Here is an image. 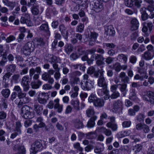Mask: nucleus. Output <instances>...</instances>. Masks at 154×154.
Masks as SVG:
<instances>
[{"label":"nucleus","instance_id":"9d476101","mask_svg":"<svg viewBox=\"0 0 154 154\" xmlns=\"http://www.w3.org/2000/svg\"><path fill=\"white\" fill-rule=\"evenodd\" d=\"M48 96L47 93L44 92L40 93L37 97L38 102L41 104L45 105L47 102Z\"/></svg>","mask_w":154,"mask_h":154},{"label":"nucleus","instance_id":"338daca9","mask_svg":"<svg viewBox=\"0 0 154 154\" xmlns=\"http://www.w3.org/2000/svg\"><path fill=\"white\" fill-rule=\"evenodd\" d=\"M95 71V68L93 66L89 68L87 70V73L90 75H91Z\"/></svg>","mask_w":154,"mask_h":154},{"label":"nucleus","instance_id":"864d4df0","mask_svg":"<svg viewBox=\"0 0 154 154\" xmlns=\"http://www.w3.org/2000/svg\"><path fill=\"white\" fill-rule=\"evenodd\" d=\"M120 96V94L118 91H116L112 92V94H111L110 97L112 99H115Z\"/></svg>","mask_w":154,"mask_h":154},{"label":"nucleus","instance_id":"473e14b6","mask_svg":"<svg viewBox=\"0 0 154 154\" xmlns=\"http://www.w3.org/2000/svg\"><path fill=\"white\" fill-rule=\"evenodd\" d=\"M118 85L120 86V87L119 88V89L120 91L121 92H123V96H125L127 92V84H118Z\"/></svg>","mask_w":154,"mask_h":154},{"label":"nucleus","instance_id":"3c124183","mask_svg":"<svg viewBox=\"0 0 154 154\" xmlns=\"http://www.w3.org/2000/svg\"><path fill=\"white\" fill-rule=\"evenodd\" d=\"M49 58L48 59L49 62L51 64L56 63L57 61V57L51 55H49Z\"/></svg>","mask_w":154,"mask_h":154},{"label":"nucleus","instance_id":"c03bdc74","mask_svg":"<svg viewBox=\"0 0 154 154\" xmlns=\"http://www.w3.org/2000/svg\"><path fill=\"white\" fill-rule=\"evenodd\" d=\"M97 98L96 97V95L93 93L91 94L88 97V101L89 103H92L96 100Z\"/></svg>","mask_w":154,"mask_h":154},{"label":"nucleus","instance_id":"4d7b16f0","mask_svg":"<svg viewBox=\"0 0 154 154\" xmlns=\"http://www.w3.org/2000/svg\"><path fill=\"white\" fill-rule=\"evenodd\" d=\"M79 56V55L77 54L76 53H73L70 55V58L71 60H74L78 58Z\"/></svg>","mask_w":154,"mask_h":154},{"label":"nucleus","instance_id":"bf43d9fd","mask_svg":"<svg viewBox=\"0 0 154 154\" xmlns=\"http://www.w3.org/2000/svg\"><path fill=\"white\" fill-rule=\"evenodd\" d=\"M26 94L25 93L22 92L21 91L17 94V97H18V99L21 100V99L26 96Z\"/></svg>","mask_w":154,"mask_h":154},{"label":"nucleus","instance_id":"f03ea898","mask_svg":"<svg viewBox=\"0 0 154 154\" xmlns=\"http://www.w3.org/2000/svg\"><path fill=\"white\" fill-rule=\"evenodd\" d=\"M101 70L102 72H101L100 75L97 80L98 85L103 88L102 89L98 90V94H102L101 93L102 91H103V92L106 93H107V82L104 77L103 75V73L104 71H103V69H102Z\"/></svg>","mask_w":154,"mask_h":154},{"label":"nucleus","instance_id":"4468645a","mask_svg":"<svg viewBox=\"0 0 154 154\" xmlns=\"http://www.w3.org/2000/svg\"><path fill=\"white\" fill-rule=\"evenodd\" d=\"M59 31L60 32L63 38L67 40L68 33L67 30L64 24H60L59 27Z\"/></svg>","mask_w":154,"mask_h":154},{"label":"nucleus","instance_id":"cd10ccee","mask_svg":"<svg viewBox=\"0 0 154 154\" xmlns=\"http://www.w3.org/2000/svg\"><path fill=\"white\" fill-rule=\"evenodd\" d=\"M64 50L67 54H69L73 50V47L70 44H67L64 47Z\"/></svg>","mask_w":154,"mask_h":154},{"label":"nucleus","instance_id":"b1692460","mask_svg":"<svg viewBox=\"0 0 154 154\" xmlns=\"http://www.w3.org/2000/svg\"><path fill=\"white\" fill-rule=\"evenodd\" d=\"M93 104L96 107H100L103 106L104 102L103 100L97 98L96 100L94 102Z\"/></svg>","mask_w":154,"mask_h":154},{"label":"nucleus","instance_id":"f3484780","mask_svg":"<svg viewBox=\"0 0 154 154\" xmlns=\"http://www.w3.org/2000/svg\"><path fill=\"white\" fill-rule=\"evenodd\" d=\"M143 27L142 31L144 32H146L148 31V27L149 30L151 31L153 27V25L151 22H144L143 23Z\"/></svg>","mask_w":154,"mask_h":154},{"label":"nucleus","instance_id":"9b49d317","mask_svg":"<svg viewBox=\"0 0 154 154\" xmlns=\"http://www.w3.org/2000/svg\"><path fill=\"white\" fill-rule=\"evenodd\" d=\"M30 100V98L25 96L21 100H20L19 101L18 99H17L15 100L14 102L17 105V107L19 108H20L23 104L29 103Z\"/></svg>","mask_w":154,"mask_h":154},{"label":"nucleus","instance_id":"4be33fe9","mask_svg":"<svg viewBox=\"0 0 154 154\" xmlns=\"http://www.w3.org/2000/svg\"><path fill=\"white\" fill-rule=\"evenodd\" d=\"M35 111L37 115H41L43 110V106L40 105L38 103H35L34 106Z\"/></svg>","mask_w":154,"mask_h":154},{"label":"nucleus","instance_id":"c9c22d12","mask_svg":"<svg viewBox=\"0 0 154 154\" xmlns=\"http://www.w3.org/2000/svg\"><path fill=\"white\" fill-rule=\"evenodd\" d=\"M1 94L5 98L8 97L10 93V90L8 88L3 89L1 91Z\"/></svg>","mask_w":154,"mask_h":154},{"label":"nucleus","instance_id":"6e6552de","mask_svg":"<svg viewBox=\"0 0 154 154\" xmlns=\"http://www.w3.org/2000/svg\"><path fill=\"white\" fill-rule=\"evenodd\" d=\"M81 85L83 90L89 91L94 87V82L90 80H88L85 82L84 84L81 82Z\"/></svg>","mask_w":154,"mask_h":154},{"label":"nucleus","instance_id":"f8f14e48","mask_svg":"<svg viewBox=\"0 0 154 154\" xmlns=\"http://www.w3.org/2000/svg\"><path fill=\"white\" fill-rule=\"evenodd\" d=\"M122 103L120 100L116 101L114 103L113 111L115 112H120L122 109Z\"/></svg>","mask_w":154,"mask_h":154},{"label":"nucleus","instance_id":"a18cd8bd","mask_svg":"<svg viewBox=\"0 0 154 154\" xmlns=\"http://www.w3.org/2000/svg\"><path fill=\"white\" fill-rule=\"evenodd\" d=\"M86 138L88 139H93L96 138V134L94 132H89L86 134Z\"/></svg>","mask_w":154,"mask_h":154},{"label":"nucleus","instance_id":"69168bd1","mask_svg":"<svg viewBox=\"0 0 154 154\" xmlns=\"http://www.w3.org/2000/svg\"><path fill=\"white\" fill-rule=\"evenodd\" d=\"M108 117V115L105 112H103L101 114L100 119H101V120H104V119H107Z\"/></svg>","mask_w":154,"mask_h":154},{"label":"nucleus","instance_id":"5fc2aeb1","mask_svg":"<svg viewBox=\"0 0 154 154\" xmlns=\"http://www.w3.org/2000/svg\"><path fill=\"white\" fill-rule=\"evenodd\" d=\"M73 146L74 148L79 150V151L82 152L83 150V148L80 147V143L78 142L74 144Z\"/></svg>","mask_w":154,"mask_h":154},{"label":"nucleus","instance_id":"e2e57ef3","mask_svg":"<svg viewBox=\"0 0 154 154\" xmlns=\"http://www.w3.org/2000/svg\"><path fill=\"white\" fill-rule=\"evenodd\" d=\"M154 3L152 4H149L150 5H148L146 10H147L150 12H152L154 11Z\"/></svg>","mask_w":154,"mask_h":154},{"label":"nucleus","instance_id":"49530a36","mask_svg":"<svg viewBox=\"0 0 154 154\" xmlns=\"http://www.w3.org/2000/svg\"><path fill=\"white\" fill-rule=\"evenodd\" d=\"M35 40L36 44L38 46H42L44 45V43L42 38H36Z\"/></svg>","mask_w":154,"mask_h":154},{"label":"nucleus","instance_id":"0e129e2a","mask_svg":"<svg viewBox=\"0 0 154 154\" xmlns=\"http://www.w3.org/2000/svg\"><path fill=\"white\" fill-rule=\"evenodd\" d=\"M16 5V2H15L10 1L7 6L9 7L11 10H12Z\"/></svg>","mask_w":154,"mask_h":154},{"label":"nucleus","instance_id":"0eeeda50","mask_svg":"<svg viewBox=\"0 0 154 154\" xmlns=\"http://www.w3.org/2000/svg\"><path fill=\"white\" fill-rule=\"evenodd\" d=\"M23 49V53L25 55L27 56L30 55L31 51L34 50L32 42H27L24 45Z\"/></svg>","mask_w":154,"mask_h":154},{"label":"nucleus","instance_id":"6e6d98bb","mask_svg":"<svg viewBox=\"0 0 154 154\" xmlns=\"http://www.w3.org/2000/svg\"><path fill=\"white\" fill-rule=\"evenodd\" d=\"M5 132L3 130H0V140L1 141H4L5 138L4 135L5 134Z\"/></svg>","mask_w":154,"mask_h":154},{"label":"nucleus","instance_id":"c756f323","mask_svg":"<svg viewBox=\"0 0 154 154\" xmlns=\"http://www.w3.org/2000/svg\"><path fill=\"white\" fill-rule=\"evenodd\" d=\"M146 8H142L140 10V11L141 14V18L143 20H146L148 18V15L145 11Z\"/></svg>","mask_w":154,"mask_h":154},{"label":"nucleus","instance_id":"39448f33","mask_svg":"<svg viewBox=\"0 0 154 154\" xmlns=\"http://www.w3.org/2000/svg\"><path fill=\"white\" fill-rule=\"evenodd\" d=\"M143 99L154 105V93L151 91H148L146 94L143 95Z\"/></svg>","mask_w":154,"mask_h":154},{"label":"nucleus","instance_id":"c85d7f7f","mask_svg":"<svg viewBox=\"0 0 154 154\" xmlns=\"http://www.w3.org/2000/svg\"><path fill=\"white\" fill-rule=\"evenodd\" d=\"M46 12L48 13L49 14H52L55 15L58 14V11L56 10V8L51 6L50 8H47Z\"/></svg>","mask_w":154,"mask_h":154},{"label":"nucleus","instance_id":"7c9ffc66","mask_svg":"<svg viewBox=\"0 0 154 154\" xmlns=\"http://www.w3.org/2000/svg\"><path fill=\"white\" fill-rule=\"evenodd\" d=\"M106 126L108 128H110L113 131H116L117 129V125L116 123L108 122L106 124Z\"/></svg>","mask_w":154,"mask_h":154},{"label":"nucleus","instance_id":"680f3d73","mask_svg":"<svg viewBox=\"0 0 154 154\" xmlns=\"http://www.w3.org/2000/svg\"><path fill=\"white\" fill-rule=\"evenodd\" d=\"M98 34L95 32H92L91 34V37L92 40L94 42L97 38Z\"/></svg>","mask_w":154,"mask_h":154},{"label":"nucleus","instance_id":"2f4dec72","mask_svg":"<svg viewBox=\"0 0 154 154\" xmlns=\"http://www.w3.org/2000/svg\"><path fill=\"white\" fill-rule=\"evenodd\" d=\"M71 104L75 110L77 111L80 110L79 102L78 100H72Z\"/></svg>","mask_w":154,"mask_h":154},{"label":"nucleus","instance_id":"4c0bfd02","mask_svg":"<svg viewBox=\"0 0 154 154\" xmlns=\"http://www.w3.org/2000/svg\"><path fill=\"white\" fill-rule=\"evenodd\" d=\"M104 150V146L103 145L100 144L95 147L94 151L96 153H99L103 151Z\"/></svg>","mask_w":154,"mask_h":154},{"label":"nucleus","instance_id":"bb28decb","mask_svg":"<svg viewBox=\"0 0 154 154\" xmlns=\"http://www.w3.org/2000/svg\"><path fill=\"white\" fill-rule=\"evenodd\" d=\"M22 127V125L19 121H17L15 123V131L18 133L21 134V128Z\"/></svg>","mask_w":154,"mask_h":154},{"label":"nucleus","instance_id":"8fccbe9b","mask_svg":"<svg viewBox=\"0 0 154 154\" xmlns=\"http://www.w3.org/2000/svg\"><path fill=\"white\" fill-rule=\"evenodd\" d=\"M24 17H25L27 20V23L28 25V26H32V23L30 19V16L29 14L28 13L25 14Z\"/></svg>","mask_w":154,"mask_h":154},{"label":"nucleus","instance_id":"e433bc0d","mask_svg":"<svg viewBox=\"0 0 154 154\" xmlns=\"http://www.w3.org/2000/svg\"><path fill=\"white\" fill-rule=\"evenodd\" d=\"M117 60L119 61H122L123 60L124 63H125L127 60V57L124 54H119L117 58Z\"/></svg>","mask_w":154,"mask_h":154},{"label":"nucleus","instance_id":"09e8293b","mask_svg":"<svg viewBox=\"0 0 154 154\" xmlns=\"http://www.w3.org/2000/svg\"><path fill=\"white\" fill-rule=\"evenodd\" d=\"M34 22L36 25H38L41 24L42 22V17L38 16L34 18Z\"/></svg>","mask_w":154,"mask_h":154},{"label":"nucleus","instance_id":"774afa93","mask_svg":"<svg viewBox=\"0 0 154 154\" xmlns=\"http://www.w3.org/2000/svg\"><path fill=\"white\" fill-rule=\"evenodd\" d=\"M147 154H154V144L149 148Z\"/></svg>","mask_w":154,"mask_h":154},{"label":"nucleus","instance_id":"dca6fc26","mask_svg":"<svg viewBox=\"0 0 154 154\" xmlns=\"http://www.w3.org/2000/svg\"><path fill=\"white\" fill-rule=\"evenodd\" d=\"M105 34L107 35L113 36L114 35L115 32L112 26H106L105 28Z\"/></svg>","mask_w":154,"mask_h":154},{"label":"nucleus","instance_id":"5701e85b","mask_svg":"<svg viewBox=\"0 0 154 154\" xmlns=\"http://www.w3.org/2000/svg\"><path fill=\"white\" fill-rule=\"evenodd\" d=\"M97 119V116H92L88 122L87 126L88 128H91L93 127L95 124L94 121Z\"/></svg>","mask_w":154,"mask_h":154},{"label":"nucleus","instance_id":"37998d69","mask_svg":"<svg viewBox=\"0 0 154 154\" xmlns=\"http://www.w3.org/2000/svg\"><path fill=\"white\" fill-rule=\"evenodd\" d=\"M129 98L132 100H135L137 99V96L134 90H133L132 91L130 92Z\"/></svg>","mask_w":154,"mask_h":154},{"label":"nucleus","instance_id":"7ed1b4c3","mask_svg":"<svg viewBox=\"0 0 154 154\" xmlns=\"http://www.w3.org/2000/svg\"><path fill=\"white\" fill-rule=\"evenodd\" d=\"M94 60H97L96 63L97 65H100L103 64L104 58L100 54H94L91 55L90 59L88 58L87 61L88 63L90 64L92 63Z\"/></svg>","mask_w":154,"mask_h":154},{"label":"nucleus","instance_id":"20e7f679","mask_svg":"<svg viewBox=\"0 0 154 154\" xmlns=\"http://www.w3.org/2000/svg\"><path fill=\"white\" fill-rule=\"evenodd\" d=\"M20 115L25 119H31L34 116V114L30 111L29 106L25 105L21 108Z\"/></svg>","mask_w":154,"mask_h":154},{"label":"nucleus","instance_id":"6ab92c4d","mask_svg":"<svg viewBox=\"0 0 154 154\" xmlns=\"http://www.w3.org/2000/svg\"><path fill=\"white\" fill-rule=\"evenodd\" d=\"M131 31L137 30L139 26V23L137 19L134 18L132 19L131 21Z\"/></svg>","mask_w":154,"mask_h":154},{"label":"nucleus","instance_id":"ddd939ff","mask_svg":"<svg viewBox=\"0 0 154 154\" xmlns=\"http://www.w3.org/2000/svg\"><path fill=\"white\" fill-rule=\"evenodd\" d=\"M40 31L46 33L47 35L48 36L50 35V32L49 30L48 23L46 22L42 24L39 27Z\"/></svg>","mask_w":154,"mask_h":154},{"label":"nucleus","instance_id":"1a4fd4ad","mask_svg":"<svg viewBox=\"0 0 154 154\" xmlns=\"http://www.w3.org/2000/svg\"><path fill=\"white\" fill-rule=\"evenodd\" d=\"M136 129L138 131L142 130L145 133H148L150 131V129L148 126L145 124L139 123L136 125Z\"/></svg>","mask_w":154,"mask_h":154},{"label":"nucleus","instance_id":"603ef678","mask_svg":"<svg viewBox=\"0 0 154 154\" xmlns=\"http://www.w3.org/2000/svg\"><path fill=\"white\" fill-rule=\"evenodd\" d=\"M131 124V121H125L122 123V126L123 128H126L130 127Z\"/></svg>","mask_w":154,"mask_h":154},{"label":"nucleus","instance_id":"ea45409f","mask_svg":"<svg viewBox=\"0 0 154 154\" xmlns=\"http://www.w3.org/2000/svg\"><path fill=\"white\" fill-rule=\"evenodd\" d=\"M84 25L81 23H80L76 27V32L82 33L84 30Z\"/></svg>","mask_w":154,"mask_h":154},{"label":"nucleus","instance_id":"a19ab883","mask_svg":"<svg viewBox=\"0 0 154 154\" xmlns=\"http://www.w3.org/2000/svg\"><path fill=\"white\" fill-rule=\"evenodd\" d=\"M29 78L28 76H25L22 79L21 85L28 84L29 82Z\"/></svg>","mask_w":154,"mask_h":154},{"label":"nucleus","instance_id":"423d86ee","mask_svg":"<svg viewBox=\"0 0 154 154\" xmlns=\"http://www.w3.org/2000/svg\"><path fill=\"white\" fill-rule=\"evenodd\" d=\"M31 10L32 14L38 15L41 14L43 11V7L39 5L34 4L33 6L31 8Z\"/></svg>","mask_w":154,"mask_h":154},{"label":"nucleus","instance_id":"72a5a7b5","mask_svg":"<svg viewBox=\"0 0 154 154\" xmlns=\"http://www.w3.org/2000/svg\"><path fill=\"white\" fill-rule=\"evenodd\" d=\"M16 66L15 64H11L7 66V70L8 72H14L16 70Z\"/></svg>","mask_w":154,"mask_h":154},{"label":"nucleus","instance_id":"13d9d810","mask_svg":"<svg viewBox=\"0 0 154 154\" xmlns=\"http://www.w3.org/2000/svg\"><path fill=\"white\" fill-rule=\"evenodd\" d=\"M125 5L129 7H131L133 5V3L131 0H126L125 1Z\"/></svg>","mask_w":154,"mask_h":154},{"label":"nucleus","instance_id":"f257e3e1","mask_svg":"<svg viewBox=\"0 0 154 154\" xmlns=\"http://www.w3.org/2000/svg\"><path fill=\"white\" fill-rule=\"evenodd\" d=\"M46 142L41 140H38L33 142L31 145V154H35L38 152L42 150L46 147L45 145Z\"/></svg>","mask_w":154,"mask_h":154},{"label":"nucleus","instance_id":"58836bf2","mask_svg":"<svg viewBox=\"0 0 154 154\" xmlns=\"http://www.w3.org/2000/svg\"><path fill=\"white\" fill-rule=\"evenodd\" d=\"M42 82L38 80L36 82H33L31 83V85L32 88L33 89H37L39 88L42 85Z\"/></svg>","mask_w":154,"mask_h":154},{"label":"nucleus","instance_id":"393cba45","mask_svg":"<svg viewBox=\"0 0 154 154\" xmlns=\"http://www.w3.org/2000/svg\"><path fill=\"white\" fill-rule=\"evenodd\" d=\"M86 114L88 117H91L95 116V112L94 109L91 107L86 110Z\"/></svg>","mask_w":154,"mask_h":154},{"label":"nucleus","instance_id":"a211bd4d","mask_svg":"<svg viewBox=\"0 0 154 154\" xmlns=\"http://www.w3.org/2000/svg\"><path fill=\"white\" fill-rule=\"evenodd\" d=\"M72 123L74 127L77 129L82 128L84 127V125L80 119H76L73 121Z\"/></svg>","mask_w":154,"mask_h":154},{"label":"nucleus","instance_id":"a878e982","mask_svg":"<svg viewBox=\"0 0 154 154\" xmlns=\"http://www.w3.org/2000/svg\"><path fill=\"white\" fill-rule=\"evenodd\" d=\"M100 130L101 132L104 133L107 136H110L112 134V132L110 130L106 129L104 127L100 128Z\"/></svg>","mask_w":154,"mask_h":154},{"label":"nucleus","instance_id":"aec40b11","mask_svg":"<svg viewBox=\"0 0 154 154\" xmlns=\"http://www.w3.org/2000/svg\"><path fill=\"white\" fill-rule=\"evenodd\" d=\"M153 55L152 53L149 51L145 52L143 54L141 55L142 58L147 60H149L152 59L153 57Z\"/></svg>","mask_w":154,"mask_h":154},{"label":"nucleus","instance_id":"2eb2a0df","mask_svg":"<svg viewBox=\"0 0 154 154\" xmlns=\"http://www.w3.org/2000/svg\"><path fill=\"white\" fill-rule=\"evenodd\" d=\"M92 9L96 12H99L101 11L103 8V3L97 2L94 3V5H92Z\"/></svg>","mask_w":154,"mask_h":154},{"label":"nucleus","instance_id":"052dcab7","mask_svg":"<svg viewBox=\"0 0 154 154\" xmlns=\"http://www.w3.org/2000/svg\"><path fill=\"white\" fill-rule=\"evenodd\" d=\"M15 37L13 35H11L5 39L7 43H9L15 39Z\"/></svg>","mask_w":154,"mask_h":154},{"label":"nucleus","instance_id":"f704fd0d","mask_svg":"<svg viewBox=\"0 0 154 154\" xmlns=\"http://www.w3.org/2000/svg\"><path fill=\"white\" fill-rule=\"evenodd\" d=\"M20 79V75L19 74H15L12 76L11 81L12 82L17 83L18 82Z\"/></svg>","mask_w":154,"mask_h":154},{"label":"nucleus","instance_id":"79ce46f5","mask_svg":"<svg viewBox=\"0 0 154 154\" xmlns=\"http://www.w3.org/2000/svg\"><path fill=\"white\" fill-rule=\"evenodd\" d=\"M113 68L116 72H119L121 69V66L120 64L116 62L113 65Z\"/></svg>","mask_w":154,"mask_h":154},{"label":"nucleus","instance_id":"de8ad7c7","mask_svg":"<svg viewBox=\"0 0 154 154\" xmlns=\"http://www.w3.org/2000/svg\"><path fill=\"white\" fill-rule=\"evenodd\" d=\"M145 116L144 115L141 113H139L136 117V119L139 122H143Z\"/></svg>","mask_w":154,"mask_h":154},{"label":"nucleus","instance_id":"412c9836","mask_svg":"<svg viewBox=\"0 0 154 154\" xmlns=\"http://www.w3.org/2000/svg\"><path fill=\"white\" fill-rule=\"evenodd\" d=\"M59 100L58 98L54 100V102L55 103L54 105V109H57V112L59 113L61 112L63 108V105L60 104L59 103Z\"/></svg>","mask_w":154,"mask_h":154}]
</instances>
